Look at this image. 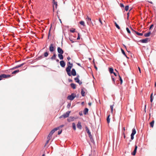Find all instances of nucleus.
I'll return each instance as SVG.
<instances>
[{"label":"nucleus","mask_w":156,"mask_h":156,"mask_svg":"<svg viewBox=\"0 0 156 156\" xmlns=\"http://www.w3.org/2000/svg\"><path fill=\"white\" fill-rule=\"evenodd\" d=\"M73 66V64L71 63L69 66H68L66 69V71L67 73L69 76H71V73H70V71Z\"/></svg>","instance_id":"1"},{"label":"nucleus","mask_w":156,"mask_h":156,"mask_svg":"<svg viewBox=\"0 0 156 156\" xmlns=\"http://www.w3.org/2000/svg\"><path fill=\"white\" fill-rule=\"evenodd\" d=\"M11 76L9 75H6L4 74H2L0 75V80H2L3 78H7L10 77Z\"/></svg>","instance_id":"2"},{"label":"nucleus","mask_w":156,"mask_h":156,"mask_svg":"<svg viewBox=\"0 0 156 156\" xmlns=\"http://www.w3.org/2000/svg\"><path fill=\"white\" fill-rule=\"evenodd\" d=\"M71 111H69L66 112V113L63 114L60 117V118H65L69 117V114L70 113Z\"/></svg>","instance_id":"3"},{"label":"nucleus","mask_w":156,"mask_h":156,"mask_svg":"<svg viewBox=\"0 0 156 156\" xmlns=\"http://www.w3.org/2000/svg\"><path fill=\"white\" fill-rule=\"evenodd\" d=\"M76 97V95L74 94H72L71 95H69L67 97V99L71 101L73 100Z\"/></svg>","instance_id":"4"},{"label":"nucleus","mask_w":156,"mask_h":156,"mask_svg":"<svg viewBox=\"0 0 156 156\" xmlns=\"http://www.w3.org/2000/svg\"><path fill=\"white\" fill-rule=\"evenodd\" d=\"M136 131L135 129L133 128L132 131V133L131 135V139L132 140H133L134 139V135L136 134Z\"/></svg>","instance_id":"5"},{"label":"nucleus","mask_w":156,"mask_h":156,"mask_svg":"<svg viewBox=\"0 0 156 156\" xmlns=\"http://www.w3.org/2000/svg\"><path fill=\"white\" fill-rule=\"evenodd\" d=\"M55 49V47L54 46L53 44H50L49 46V50L51 52L53 51Z\"/></svg>","instance_id":"6"},{"label":"nucleus","mask_w":156,"mask_h":156,"mask_svg":"<svg viewBox=\"0 0 156 156\" xmlns=\"http://www.w3.org/2000/svg\"><path fill=\"white\" fill-rule=\"evenodd\" d=\"M57 51L59 53V54H63L64 53L63 50L60 47H58L57 48Z\"/></svg>","instance_id":"7"},{"label":"nucleus","mask_w":156,"mask_h":156,"mask_svg":"<svg viewBox=\"0 0 156 156\" xmlns=\"http://www.w3.org/2000/svg\"><path fill=\"white\" fill-rule=\"evenodd\" d=\"M58 129H59V127L55 128H54V129H52L51 131V132L50 133H49L50 134H51L52 136V134L55 132V131H57V130H58Z\"/></svg>","instance_id":"8"},{"label":"nucleus","mask_w":156,"mask_h":156,"mask_svg":"<svg viewBox=\"0 0 156 156\" xmlns=\"http://www.w3.org/2000/svg\"><path fill=\"white\" fill-rule=\"evenodd\" d=\"M137 148V146L136 145H135L134 150L131 153V154L132 155H135L136 154V152Z\"/></svg>","instance_id":"9"},{"label":"nucleus","mask_w":156,"mask_h":156,"mask_svg":"<svg viewBox=\"0 0 156 156\" xmlns=\"http://www.w3.org/2000/svg\"><path fill=\"white\" fill-rule=\"evenodd\" d=\"M137 148V146L136 145H135L134 150L131 153V154L132 155H135L136 154V152Z\"/></svg>","instance_id":"10"},{"label":"nucleus","mask_w":156,"mask_h":156,"mask_svg":"<svg viewBox=\"0 0 156 156\" xmlns=\"http://www.w3.org/2000/svg\"><path fill=\"white\" fill-rule=\"evenodd\" d=\"M137 148V146L136 145H135L134 150L131 153V154L132 155H135L136 154V152Z\"/></svg>","instance_id":"11"},{"label":"nucleus","mask_w":156,"mask_h":156,"mask_svg":"<svg viewBox=\"0 0 156 156\" xmlns=\"http://www.w3.org/2000/svg\"><path fill=\"white\" fill-rule=\"evenodd\" d=\"M137 148V146L136 145H135L134 150L131 153V154L132 155H135L136 154V152Z\"/></svg>","instance_id":"12"},{"label":"nucleus","mask_w":156,"mask_h":156,"mask_svg":"<svg viewBox=\"0 0 156 156\" xmlns=\"http://www.w3.org/2000/svg\"><path fill=\"white\" fill-rule=\"evenodd\" d=\"M57 2H54V3L53 4V11L54 12V10L55 9H56L57 8Z\"/></svg>","instance_id":"13"},{"label":"nucleus","mask_w":156,"mask_h":156,"mask_svg":"<svg viewBox=\"0 0 156 156\" xmlns=\"http://www.w3.org/2000/svg\"><path fill=\"white\" fill-rule=\"evenodd\" d=\"M71 75L73 76H75L76 75V72L75 70L74 69H73L71 71Z\"/></svg>","instance_id":"14"},{"label":"nucleus","mask_w":156,"mask_h":156,"mask_svg":"<svg viewBox=\"0 0 156 156\" xmlns=\"http://www.w3.org/2000/svg\"><path fill=\"white\" fill-rule=\"evenodd\" d=\"M81 124V122H79L76 125L77 128L80 129H82V126Z\"/></svg>","instance_id":"15"},{"label":"nucleus","mask_w":156,"mask_h":156,"mask_svg":"<svg viewBox=\"0 0 156 156\" xmlns=\"http://www.w3.org/2000/svg\"><path fill=\"white\" fill-rule=\"evenodd\" d=\"M75 80V81L78 83L80 85H81L82 83V82L81 81H80L79 79H77L76 78H75L74 79Z\"/></svg>","instance_id":"16"},{"label":"nucleus","mask_w":156,"mask_h":156,"mask_svg":"<svg viewBox=\"0 0 156 156\" xmlns=\"http://www.w3.org/2000/svg\"><path fill=\"white\" fill-rule=\"evenodd\" d=\"M60 65L62 67H64L65 66L66 64H65V63L62 60V61H60Z\"/></svg>","instance_id":"17"},{"label":"nucleus","mask_w":156,"mask_h":156,"mask_svg":"<svg viewBox=\"0 0 156 156\" xmlns=\"http://www.w3.org/2000/svg\"><path fill=\"white\" fill-rule=\"evenodd\" d=\"M24 63H22V64H20V65H18L16 66L13 67L12 69H17V68H18L19 67H21V66H22L24 65Z\"/></svg>","instance_id":"18"},{"label":"nucleus","mask_w":156,"mask_h":156,"mask_svg":"<svg viewBox=\"0 0 156 156\" xmlns=\"http://www.w3.org/2000/svg\"><path fill=\"white\" fill-rule=\"evenodd\" d=\"M148 38H146L145 39L141 40L140 41L143 43H147L148 42Z\"/></svg>","instance_id":"19"},{"label":"nucleus","mask_w":156,"mask_h":156,"mask_svg":"<svg viewBox=\"0 0 156 156\" xmlns=\"http://www.w3.org/2000/svg\"><path fill=\"white\" fill-rule=\"evenodd\" d=\"M85 128H86V130L87 133L88 134L89 136L90 137L91 136V135L90 132V131L89 129L88 128L87 126H86Z\"/></svg>","instance_id":"20"},{"label":"nucleus","mask_w":156,"mask_h":156,"mask_svg":"<svg viewBox=\"0 0 156 156\" xmlns=\"http://www.w3.org/2000/svg\"><path fill=\"white\" fill-rule=\"evenodd\" d=\"M86 20L87 21V23H91V19L89 18L88 16H87V17L86 18Z\"/></svg>","instance_id":"21"},{"label":"nucleus","mask_w":156,"mask_h":156,"mask_svg":"<svg viewBox=\"0 0 156 156\" xmlns=\"http://www.w3.org/2000/svg\"><path fill=\"white\" fill-rule=\"evenodd\" d=\"M88 108H85L84 111H83V113L84 115H86L87 113H88Z\"/></svg>","instance_id":"22"},{"label":"nucleus","mask_w":156,"mask_h":156,"mask_svg":"<svg viewBox=\"0 0 156 156\" xmlns=\"http://www.w3.org/2000/svg\"><path fill=\"white\" fill-rule=\"evenodd\" d=\"M62 54H58V57L61 60H62L63 59V57Z\"/></svg>","instance_id":"23"},{"label":"nucleus","mask_w":156,"mask_h":156,"mask_svg":"<svg viewBox=\"0 0 156 156\" xmlns=\"http://www.w3.org/2000/svg\"><path fill=\"white\" fill-rule=\"evenodd\" d=\"M56 58V55L55 54H54L52 57L51 58V59L52 60H55Z\"/></svg>","instance_id":"24"},{"label":"nucleus","mask_w":156,"mask_h":156,"mask_svg":"<svg viewBox=\"0 0 156 156\" xmlns=\"http://www.w3.org/2000/svg\"><path fill=\"white\" fill-rule=\"evenodd\" d=\"M71 87L73 89H75L76 88V85L75 84L72 83L70 84Z\"/></svg>","instance_id":"25"},{"label":"nucleus","mask_w":156,"mask_h":156,"mask_svg":"<svg viewBox=\"0 0 156 156\" xmlns=\"http://www.w3.org/2000/svg\"><path fill=\"white\" fill-rule=\"evenodd\" d=\"M151 34V32H150L147 33V34H145L144 35V36L145 37H148L150 36V34Z\"/></svg>","instance_id":"26"},{"label":"nucleus","mask_w":156,"mask_h":156,"mask_svg":"<svg viewBox=\"0 0 156 156\" xmlns=\"http://www.w3.org/2000/svg\"><path fill=\"white\" fill-rule=\"evenodd\" d=\"M154 123V120L152 121L150 123V126L152 128H153V127Z\"/></svg>","instance_id":"27"},{"label":"nucleus","mask_w":156,"mask_h":156,"mask_svg":"<svg viewBox=\"0 0 156 156\" xmlns=\"http://www.w3.org/2000/svg\"><path fill=\"white\" fill-rule=\"evenodd\" d=\"M109 71L110 73H113V69L112 68H109Z\"/></svg>","instance_id":"28"},{"label":"nucleus","mask_w":156,"mask_h":156,"mask_svg":"<svg viewBox=\"0 0 156 156\" xmlns=\"http://www.w3.org/2000/svg\"><path fill=\"white\" fill-rule=\"evenodd\" d=\"M85 92L84 91V90H83V89H82L81 91V95L82 96L84 97L85 96Z\"/></svg>","instance_id":"29"},{"label":"nucleus","mask_w":156,"mask_h":156,"mask_svg":"<svg viewBox=\"0 0 156 156\" xmlns=\"http://www.w3.org/2000/svg\"><path fill=\"white\" fill-rule=\"evenodd\" d=\"M153 93H152L151 94V96H150V101L151 102H152L153 100Z\"/></svg>","instance_id":"30"},{"label":"nucleus","mask_w":156,"mask_h":156,"mask_svg":"<svg viewBox=\"0 0 156 156\" xmlns=\"http://www.w3.org/2000/svg\"><path fill=\"white\" fill-rule=\"evenodd\" d=\"M51 137H52V135L51 134L49 133V135H48V136L47 137V139L50 140L51 138Z\"/></svg>","instance_id":"31"},{"label":"nucleus","mask_w":156,"mask_h":156,"mask_svg":"<svg viewBox=\"0 0 156 156\" xmlns=\"http://www.w3.org/2000/svg\"><path fill=\"white\" fill-rule=\"evenodd\" d=\"M75 30H76L75 29L73 28L70 30L69 31L71 33H74L75 32Z\"/></svg>","instance_id":"32"},{"label":"nucleus","mask_w":156,"mask_h":156,"mask_svg":"<svg viewBox=\"0 0 156 156\" xmlns=\"http://www.w3.org/2000/svg\"><path fill=\"white\" fill-rule=\"evenodd\" d=\"M72 125H73V129L75 130H76V125L74 123H72Z\"/></svg>","instance_id":"33"},{"label":"nucleus","mask_w":156,"mask_h":156,"mask_svg":"<svg viewBox=\"0 0 156 156\" xmlns=\"http://www.w3.org/2000/svg\"><path fill=\"white\" fill-rule=\"evenodd\" d=\"M80 23L81 25L83 26H85V23L83 21H81L80 22Z\"/></svg>","instance_id":"34"},{"label":"nucleus","mask_w":156,"mask_h":156,"mask_svg":"<svg viewBox=\"0 0 156 156\" xmlns=\"http://www.w3.org/2000/svg\"><path fill=\"white\" fill-rule=\"evenodd\" d=\"M109 116H110L109 115H108L107 118V122L108 123H109L110 121V119L109 118Z\"/></svg>","instance_id":"35"},{"label":"nucleus","mask_w":156,"mask_h":156,"mask_svg":"<svg viewBox=\"0 0 156 156\" xmlns=\"http://www.w3.org/2000/svg\"><path fill=\"white\" fill-rule=\"evenodd\" d=\"M115 26L116 27L119 29H120V27H119V26L116 23V22H115Z\"/></svg>","instance_id":"36"},{"label":"nucleus","mask_w":156,"mask_h":156,"mask_svg":"<svg viewBox=\"0 0 156 156\" xmlns=\"http://www.w3.org/2000/svg\"><path fill=\"white\" fill-rule=\"evenodd\" d=\"M121 51H122V53L125 55V56L127 58V56L126 55V53L122 49V48H121Z\"/></svg>","instance_id":"37"},{"label":"nucleus","mask_w":156,"mask_h":156,"mask_svg":"<svg viewBox=\"0 0 156 156\" xmlns=\"http://www.w3.org/2000/svg\"><path fill=\"white\" fill-rule=\"evenodd\" d=\"M19 72V70H15V71L13 72L12 73V74H16V73H18Z\"/></svg>","instance_id":"38"},{"label":"nucleus","mask_w":156,"mask_h":156,"mask_svg":"<svg viewBox=\"0 0 156 156\" xmlns=\"http://www.w3.org/2000/svg\"><path fill=\"white\" fill-rule=\"evenodd\" d=\"M129 9V5H126L125 8V9L126 11H127Z\"/></svg>","instance_id":"39"},{"label":"nucleus","mask_w":156,"mask_h":156,"mask_svg":"<svg viewBox=\"0 0 156 156\" xmlns=\"http://www.w3.org/2000/svg\"><path fill=\"white\" fill-rule=\"evenodd\" d=\"M135 33L137 35L139 36H142L143 35V33H139L136 31Z\"/></svg>","instance_id":"40"},{"label":"nucleus","mask_w":156,"mask_h":156,"mask_svg":"<svg viewBox=\"0 0 156 156\" xmlns=\"http://www.w3.org/2000/svg\"><path fill=\"white\" fill-rule=\"evenodd\" d=\"M114 106V104H113L112 105H111L110 106V108L112 112L113 110V108Z\"/></svg>","instance_id":"41"},{"label":"nucleus","mask_w":156,"mask_h":156,"mask_svg":"<svg viewBox=\"0 0 156 156\" xmlns=\"http://www.w3.org/2000/svg\"><path fill=\"white\" fill-rule=\"evenodd\" d=\"M48 52H45L44 53V55L45 57L48 56Z\"/></svg>","instance_id":"42"},{"label":"nucleus","mask_w":156,"mask_h":156,"mask_svg":"<svg viewBox=\"0 0 156 156\" xmlns=\"http://www.w3.org/2000/svg\"><path fill=\"white\" fill-rule=\"evenodd\" d=\"M119 80L120 81V83L121 84H122V79L121 78V77H120V75H119Z\"/></svg>","instance_id":"43"},{"label":"nucleus","mask_w":156,"mask_h":156,"mask_svg":"<svg viewBox=\"0 0 156 156\" xmlns=\"http://www.w3.org/2000/svg\"><path fill=\"white\" fill-rule=\"evenodd\" d=\"M126 30L127 32L128 33L130 34V31L128 27L126 28Z\"/></svg>","instance_id":"44"},{"label":"nucleus","mask_w":156,"mask_h":156,"mask_svg":"<svg viewBox=\"0 0 156 156\" xmlns=\"http://www.w3.org/2000/svg\"><path fill=\"white\" fill-rule=\"evenodd\" d=\"M49 140H50L47 139V140L45 143V145H44V147H45L47 145L48 143Z\"/></svg>","instance_id":"45"},{"label":"nucleus","mask_w":156,"mask_h":156,"mask_svg":"<svg viewBox=\"0 0 156 156\" xmlns=\"http://www.w3.org/2000/svg\"><path fill=\"white\" fill-rule=\"evenodd\" d=\"M112 81H113V83L115 84V79L113 77V76H112Z\"/></svg>","instance_id":"46"},{"label":"nucleus","mask_w":156,"mask_h":156,"mask_svg":"<svg viewBox=\"0 0 156 156\" xmlns=\"http://www.w3.org/2000/svg\"><path fill=\"white\" fill-rule=\"evenodd\" d=\"M130 29H131V30L132 32L133 33H136V31H135L134 30H133L132 28V27H130Z\"/></svg>","instance_id":"47"},{"label":"nucleus","mask_w":156,"mask_h":156,"mask_svg":"<svg viewBox=\"0 0 156 156\" xmlns=\"http://www.w3.org/2000/svg\"><path fill=\"white\" fill-rule=\"evenodd\" d=\"M99 21L100 22V23H101V25H102L103 24V23L101 20V19H99Z\"/></svg>","instance_id":"48"},{"label":"nucleus","mask_w":156,"mask_h":156,"mask_svg":"<svg viewBox=\"0 0 156 156\" xmlns=\"http://www.w3.org/2000/svg\"><path fill=\"white\" fill-rule=\"evenodd\" d=\"M80 39V34L79 33H78V36L77 38V40H79Z\"/></svg>","instance_id":"49"},{"label":"nucleus","mask_w":156,"mask_h":156,"mask_svg":"<svg viewBox=\"0 0 156 156\" xmlns=\"http://www.w3.org/2000/svg\"><path fill=\"white\" fill-rule=\"evenodd\" d=\"M120 6L121 7H124V5L122 3H120Z\"/></svg>","instance_id":"50"},{"label":"nucleus","mask_w":156,"mask_h":156,"mask_svg":"<svg viewBox=\"0 0 156 156\" xmlns=\"http://www.w3.org/2000/svg\"><path fill=\"white\" fill-rule=\"evenodd\" d=\"M62 132V130H61V131H59L58 132V134L59 135Z\"/></svg>","instance_id":"51"},{"label":"nucleus","mask_w":156,"mask_h":156,"mask_svg":"<svg viewBox=\"0 0 156 156\" xmlns=\"http://www.w3.org/2000/svg\"><path fill=\"white\" fill-rule=\"evenodd\" d=\"M63 126H64V125H61L60 126H59L58 127H59V129L60 128H62V127H63Z\"/></svg>","instance_id":"52"},{"label":"nucleus","mask_w":156,"mask_h":156,"mask_svg":"<svg viewBox=\"0 0 156 156\" xmlns=\"http://www.w3.org/2000/svg\"><path fill=\"white\" fill-rule=\"evenodd\" d=\"M71 63L70 62H68V63H67V66H69L70 65H71Z\"/></svg>","instance_id":"53"},{"label":"nucleus","mask_w":156,"mask_h":156,"mask_svg":"<svg viewBox=\"0 0 156 156\" xmlns=\"http://www.w3.org/2000/svg\"><path fill=\"white\" fill-rule=\"evenodd\" d=\"M153 27V24H151L150 26V28H149V29H151Z\"/></svg>","instance_id":"54"},{"label":"nucleus","mask_w":156,"mask_h":156,"mask_svg":"<svg viewBox=\"0 0 156 156\" xmlns=\"http://www.w3.org/2000/svg\"><path fill=\"white\" fill-rule=\"evenodd\" d=\"M79 114L80 115H83V114H82V112H79Z\"/></svg>","instance_id":"55"},{"label":"nucleus","mask_w":156,"mask_h":156,"mask_svg":"<svg viewBox=\"0 0 156 156\" xmlns=\"http://www.w3.org/2000/svg\"><path fill=\"white\" fill-rule=\"evenodd\" d=\"M67 60L69 61V60H70L71 59V58H70L69 57H68L67 58Z\"/></svg>","instance_id":"56"},{"label":"nucleus","mask_w":156,"mask_h":156,"mask_svg":"<svg viewBox=\"0 0 156 156\" xmlns=\"http://www.w3.org/2000/svg\"><path fill=\"white\" fill-rule=\"evenodd\" d=\"M138 69H139V71L140 73H141V70H140V68L139 67H138Z\"/></svg>","instance_id":"57"},{"label":"nucleus","mask_w":156,"mask_h":156,"mask_svg":"<svg viewBox=\"0 0 156 156\" xmlns=\"http://www.w3.org/2000/svg\"><path fill=\"white\" fill-rule=\"evenodd\" d=\"M76 78H77V79L78 78L79 79V78H80V76L79 75H78Z\"/></svg>","instance_id":"58"},{"label":"nucleus","mask_w":156,"mask_h":156,"mask_svg":"<svg viewBox=\"0 0 156 156\" xmlns=\"http://www.w3.org/2000/svg\"><path fill=\"white\" fill-rule=\"evenodd\" d=\"M129 12H128L127 13V18H128L129 17Z\"/></svg>","instance_id":"59"},{"label":"nucleus","mask_w":156,"mask_h":156,"mask_svg":"<svg viewBox=\"0 0 156 156\" xmlns=\"http://www.w3.org/2000/svg\"><path fill=\"white\" fill-rule=\"evenodd\" d=\"M94 67H95V69H96V70H97V69H98V68H97V67H96V66H94Z\"/></svg>","instance_id":"60"},{"label":"nucleus","mask_w":156,"mask_h":156,"mask_svg":"<svg viewBox=\"0 0 156 156\" xmlns=\"http://www.w3.org/2000/svg\"><path fill=\"white\" fill-rule=\"evenodd\" d=\"M55 2V0H52V3L53 4L54 3V2Z\"/></svg>","instance_id":"61"},{"label":"nucleus","mask_w":156,"mask_h":156,"mask_svg":"<svg viewBox=\"0 0 156 156\" xmlns=\"http://www.w3.org/2000/svg\"><path fill=\"white\" fill-rule=\"evenodd\" d=\"M88 104L90 106L91 105V103H88Z\"/></svg>","instance_id":"62"},{"label":"nucleus","mask_w":156,"mask_h":156,"mask_svg":"<svg viewBox=\"0 0 156 156\" xmlns=\"http://www.w3.org/2000/svg\"><path fill=\"white\" fill-rule=\"evenodd\" d=\"M148 2H149V3L151 4H152L153 3V2H152L148 1Z\"/></svg>","instance_id":"63"},{"label":"nucleus","mask_w":156,"mask_h":156,"mask_svg":"<svg viewBox=\"0 0 156 156\" xmlns=\"http://www.w3.org/2000/svg\"><path fill=\"white\" fill-rule=\"evenodd\" d=\"M113 73L114 74V75L115 76H117V75H116V73H115L113 72Z\"/></svg>","instance_id":"64"}]
</instances>
